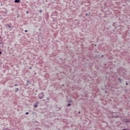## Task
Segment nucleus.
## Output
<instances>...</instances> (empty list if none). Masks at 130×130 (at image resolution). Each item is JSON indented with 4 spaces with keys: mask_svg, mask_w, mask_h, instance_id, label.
<instances>
[{
    "mask_svg": "<svg viewBox=\"0 0 130 130\" xmlns=\"http://www.w3.org/2000/svg\"><path fill=\"white\" fill-rule=\"evenodd\" d=\"M43 93V92H42L38 94L39 99H42V98L44 97V94Z\"/></svg>",
    "mask_w": 130,
    "mask_h": 130,
    "instance_id": "f257e3e1",
    "label": "nucleus"
},
{
    "mask_svg": "<svg viewBox=\"0 0 130 130\" xmlns=\"http://www.w3.org/2000/svg\"><path fill=\"white\" fill-rule=\"evenodd\" d=\"M21 2V0H15L14 3L15 4H19V3Z\"/></svg>",
    "mask_w": 130,
    "mask_h": 130,
    "instance_id": "f03ea898",
    "label": "nucleus"
},
{
    "mask_svg": "<svg viewBox=\"0 0 130 130\" xmlns=\"http://www.w3.org/2000/svg\"><path fill=\"white\" fill-rule=\"evenodd\" d=\"M118 81H119V83H122V79L120 77H118Z\"/></svg>",
    "mask_w": 130,
    "mask_h": 130,
    "instance_id": "7ed1b4c3",
    "label": "nucleus"
},
{
    "mask_svg": "<svg viewBox=\"0 0 130 130\" xmlns=\"http://www.w3.org/2000/svg\"><path fill=\"white\" fill-rule=\"evenodd\" d=\"M38 102H37L36 103V104H35L34 105V107H35V108H36L37 107V106H38Z\"/></svg>",
    "mask_w": 130,
    "mask_h": 130,
    "instance_id": "20e7f679",
    "label": "nucleus"
},
{
    "mask_svg": "<svg viewBox=\"0 0 130 130\" xmlns=\"http://www.w3.org/2000/svg\"><path fill=\"white\" fill-rule=\"evenodd\" d=\"M6 26H7V27H8V28H13V26H12V25H10L9 24H7Z\"/></svg>",
    "mask_w": 130,
    "mask_h": 130,
    "instance_id": "39448f33",
    "label": "nucleus"
},
{
    "mask_svg": "<svg viewBox=\"0 0 130 130\" xmlns=\"http://www.w3.org/2000/svg\"><path fill=\"white\" fill-rule=\"evenodd\" d=\"M15 92H19V88H17L15 90Z\"/></svg>",
    "mask_w": 130,
    "mask_h": 130,
    "instance_id": "423d86ee",
    "label": "nucleus"
},
{
    "mask_svg": "<svg viewBox=\"0 0 130 130\" xmlns=\"http://www.w3.org/2000/svg\"><path fill=\"white\" fill-rule=\"evenodd\" d=\"M113 117H115V118H117V117H119L118 115H116V116H113Z\"/></svg>",
    "mask_w": 130,
    "mask_h": 130,
    "instance_id": "0eeeda50",
    "label": "nucleus"
},
{
    "mask_svg": "<svg viewBox=\"0 0 130 130\" xmlns=\"http://www.w3.org/2000/svg\"><path fill=\"white\" fill-rule=\"evenodd\" d=\"M85 16H86V17H89V14L86 13V14H85Z\"/></svg>",
    "mask_w": 130,
    "mask_h": 130,
    "instance_id": "6e6552de",
    "label": "nucleus"
},
{
    "mask_svg": "<svg viewBox=\"0 0 130 130\" xmlns=\"http://www.w3.org/2000/svg\"><path fill=\"white\" fill-rule=\"evenodd\" d=\"M70 105H71V103H68L67 106L69 107Z\"/></svg>",
    "mask_w": 130,
    "mask_h": 130,
    "instance_id": "1a4fd4ad",
    "label": "nucleus"
},
{
    "mask_svg": "<svg viewBox=\"0 0 130 130\" xmlns=\"http://www.w3.org/2000/svg\"><path fill=\"white\" fill-rule=\"evenodd\" d=\"M25 114H26V115H28V114H29L28 112H26V113H25Z\"/></svg>",
    "mask_w": 130,
    "mask_h": 130,
    "instance_id": "9d476101",
    "label": "nucleus"
},
{
    "mask_svg": "<svg viewBox=\"0 0 130 130\" xmlns=\"http://www.w3.org/2000/svg\"><path fill=\"white\" fill-rule=\"evenodd\" d=\"M30 83V81L27 80V83L28 84V83Z\"/></svg>",
    "mask_w": 130,
    "mask_h": 130,
    "instance_id": "9b49d317",
    "label": "nucleus"
},
{
    "mask_svg": "<svg viewBox=\"0 0 130 130\" xmlns=\"http://www.w3.org/2000/svg\"><path fill=\"white\" fill-rule=\"evenodd\" d=\"M125 84L126 85V86H127V85H128V83H127V81L126 82Z\"/></svg>",
    "mask_w": 130,
    "mask_h": 130,
    "instance_id": "f8f14e48",
    "label": "nucleus"
},
{
    "mask_svg": "<svg viewBox=\"0 0 130 130\" xmlns=\"http://www.w3.org/2000/svg\"><path fill=\"white\" fill-rule=\"evenodd\" d=\"M3 53V52H2L1 51H0V55Z\"/></svg>",
    "mask_w": 130,
    "mask_h": 130,
    "instance_id": "ddd939ff",
    "label": "nucleus"
},
{
    "mask_svg": "<svg viewBox=\"0 0 130 130\" xmlns=\"http://www.w3.org/2000/svg\"><path fill=\"white\" fill-rule=\"evenodd\" d=\"M40 13H42V10H40Z\"/></svg>",
    "mask_w": 130,
    "mask_h": 130,
    "instance_id": "4468645a",
    "label": "nucleus"
},
{
    "mask_svg": "<svg viewBox=\"0 0 130 130\" xmlns=\"http://www.w3.org/2000/svg\"><path fill=\"white\" fill-rule=\"evenodd\" d=\"M26 14H29V11H26Z\"/></svg>",
    "mask_w": 130,
    "mask_h": 130,
    "instance_id": "2eb2a0df",
    "label": "nucleus"
},
{
    "mask_svg": "<svg viewBox=\"0 0 130 130\" xmlns=\"http://www.w3.org/2000/svg\"><path fill=\"white\" fill-rule=\"evenodd\" d=\"M24 32H28V30H24Z\"/></svg>",
    "mask_w": 130,
    "mask_h": 130,
    "instance_id": "dca6fc26",
    "label": "nucleus"
},
{
    "mask_svg": "<svg viewBox=\"0 0 130 130\" xmlns=\"http://www.w3.org/2000/svg\"><path fill=\"white\" fill-rule=\"evenodd\" d=\"M50 100L49 98H47V100Z\"/></svg>",
    "mask_w": 130,
    "mask_h": 130,
    "instance_id": "f3484780",
    "label": "nucleus"
},
{
    "mask_svg": "<svg viewBox=\"0 0 130 130\" xmlns=\"http://www.w3.org/2000/svg\"><path fill=\"white\" fill-rule=\"evenodd\" d=\"M30 70H32V67H29Z\"/></svg>",
    "mask_w": 130,
    "mask_h": 130,
    "instance_id": "a211bd4d",
    "label": "nucleus"
},
{
    "mask_svg": "<svg viewBox=\"0 0 130 130\" xmlns=\"http://www.w3.org/2000/svg\"><path fill=\"white\" fill-rule=\"evenodd\" d=\"M15 87L18 86V84H15Z\"/></svg>",
    "mask_w": 130,
    "mask_h": 130,
    "instance_id": "6ab92c4d",
    "label": "nucleus"
},
{
    "mask_svg": "<svg viewBox=\"0 0 130 130\" xmlns=\"http://www.w3.org/2000/svg\"><path fill=\"white\" fill-rule=\"evenodd\" d=\"M102 57H103V56H104V55H102Z\"/></svg>",
    "mask_w": 130,
    "mask_h": 130,
    "instance_id": "aec40b11",
    "label": "nucleus"
},
{
    "mask_svg": "<svg viewBox=\"0 0 130 130\" xmlns=\"http://www.w3.org/2000/svg\"><path fill=\"white\" fill-rule=\"evenodd\" d=\"M26 86H29V84L28 83H27Z\"/></svg>",
    "mask_w": 130,
    "mask_h": 130,
    "instance_id": "412c9836",
    "label": "nucleus"
},
{
    "mask_svg": "<svg viewBox=\"0 0 130 130\" xmlns=\"http://www.w3.org/2000/svg\"><path fill=\"white\" fill-rule=\"evenodd\" d=\"M78 113H81V111H79L78 112Z\"/></svg>",
    "mask_w": 130,
    "mask_h": 130,
    "instance_id": "4be33fe9",
    "label": "nucleus"
},
{
    "mask_svg": "<svg viewBox=\"0 0 130 130\" xmlns=\"http://www.w3.org/2000/svg\"><path fill=\"white\" fill-rule=\"evenodd\" d=\"M19 15H17V18H19Z\"/></svg>",
    "mask_w": 130,
    "mask_h": 130,
    "instance_id": "5701e85b",
    "label": "nucleus"
},
{
    "mask_svg": "<svg viewBox=\"0 0 130 130\" xmlns=\"http://www.w3.org/2000/svg\"><path fill=\"white\" fill-rule=\"evenodd\" d=\"M105 67H106V64H105Z\"/></svg>",
    "mask_w": 130,
    "mask_h": 130,
    "instance_id": "b1692460",
    "label": "nucleus"
},
{
    "mask_svg": "<svg viewBox=\"0 0 130 130\" xmlns=\"http://www.w3.org/2000/svg\"><path fill=\"white\" fill-rule=\"evenodd\" d=\"M62 86H64V84H62Z\"/></svg>",
    "mask_w": 130,
    "mask_h": 130,
    "instance_id": "393cba45",
    "label": "nucleus"
},
{
    "mask_svg": "<svg viewBox=\"0 0 130 130\" xmlns=\"http://www.w3.org/2000/svg\"><path fill=\"white\" fill-rule=\"evenodd\" d=\"M35 75H36V73H35Z\"/></svg>",
    "mask_w": 130,
    "mask_h": 130,
    "instance_id": "a878e982",
    "label": "nucleus"
},
{
    "mask_svg": "<svg viewBox=\"0 0 130 130\" xmlns=\"http://www.w3.org/2000/svg\"><path fill=\"white\" fill-rule=\"evenodd\" d=\"M94 46H96V45H94Z\"/></svg>",
    "mask_w": 130,
    "mask_h": 130,
    "instance_id": "bb28decb",
    "label": "nucleus"
}]
</instances>
